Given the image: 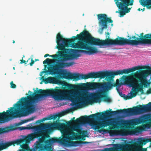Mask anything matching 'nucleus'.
I'll return each mask as SVG.
<instances>
[{
	"mask_svg": "<svg viewBox=\"0 0 151 151\" xmlns=\"http://www.w3.org/2000/svg\"><path fill=\"white\" fill-rule=\"evenodd\" d=\"M44 142L45 144V145H49L50 143L51 142L50 139L49 140H45Z\"/></svg>",
	"mask_w": 151,
	"mask_h": 151,
	"instance_id": "obj_35",
	"label": "nucleus"
},
{
	"mask_svg": "<svg viewBox=\"0 0 151 151\" xmlns=\"http://www.w3.org/2000/svg\"><path fill=\"white\" fill-rule=\"evenodd\" d=\"M65 114L66 112L65 111H63L59 113L58 114V118H59L60 117L64 116L65 115Z\"/></svg>",
	"mask_w": 151,
	"mask_h": 151,
	"instance_id": "obj_32",
	"label": "nucleus"
},
{
	"mask_svg": "<svg viewBox=\"0 0 151 151\" xmlns=\"http://www.w3.org/2000/svg\"><path fill=\"white\" fill-rule=\"evenodd\" d=\"M45 71H42V72H41L40 73V76H42V74L44 73H47V72H48V71H49V70H46V68H45Z\"/></svg>",
	"mask_w": 151,
	"mask_h": 151,
	"instance_id": "obj_34",
	"label": "nucleus"
},
{
	"mask_svg": "<svg viewBox=\"0 0 151 151\" xmlns=\"http://www.w3.org/2000/svg\"><path fill=\"white\" fill-rule=\"evenodd\" d=\"M19 129L20 130H22L24 129H27L28 128L27 127H19Z\"/></svg>",
	"mask_w": 151,
	"mask_h": 151,
	"instance_id": "obj_38",
	"label": "nucleus"
},
{
	"mask_svg": "<svg viewBox=\"0 0 151 151\" xmlns=\"http://www.w3.org/2000/svg\"><path fill=\"white\" fill-rule=\"evenodd\" d=\"M57 117L58 118V114H56L53 116H51L49 117H45L39 120L36 121V123H40L42 122H43L45 120H50L52 119H55Z\"/></svg>",
	"mask_w": 151,
	"mask_h": 151,
	"instance_id": "obj_18",
	"label": "nucleus"
},
{
	"mask_svg": "<svg viewBox=\"0 0 151 151\" xmlns=\"http://www.w3.org/2000/svg\"><path fill=\"white\" fill-rule=\"evenodd\" d=\"M122 10V11H120L119 12V17H123L126 14L124 10Z\"/></svg>",
	"mask_w": 151,
	"mask_h": 151,
	"instance_id": "obj_30",
	"label": "nucleus"
},
{
	"mask_svg": "<svg viewBox=\"0 0 151 151\" xmlns=\"http://www.w3.org/2000/svg\"><path fill=\"white\" fill-rule=\"evenodd\" d=\"M31 63H29V65L30 66H32L35 63V61L32 58L31 59Z\"/></svg>",
	"mask_w": 151,
	"mask_h": 151,
	"instance_id": "obj_39",
	"label": "nucleus"
},
{
	"mask_svg": "<svg viewBox=\"0 0 151 151\" xmlns=\"http://www.w3.org/2000/svg\"><path fill=\"white\" fill-rule=\"evenodd\" d=\"M149 142V139H144L141 141L142 143L144 145H145L148 142Z\"/></svg>",
	"mask_w": 151,
	"mask_h": 151,
	"instance_id": "obj_29",
	"label": "nucleus"
},
{
	"mask_svg": "<svg viewBox=\"0 0 151 151\" xmlns=\"http://www.w3.org/2000/svg\"><path fill=\"white\" fill-rule=\"evenodd\" d=\"M127 6H127V5H124V8H122L119 9L122 10H124L126 13H128L130 12L131 8H128Z\"/></svg>",
	"mask_w": 151,
	"mask_h": 151,
	"instance_id": "obj_23",
	"label": "nucleus"
},
{
	"mask_svg": "<svg viewBox=\"0 0 151 151\" xmlns=\"http://www.w3.org/2000/svg\"><path fill=\"white\" fill-rule=\"evenodd\" d=\"M122 79L124 81L125 84L132 88V91L131 96L132 97L136 96L139 91L141 92L142 94L144 93L143 83L140 84L137 80H131L127 76H123Z\"/></svg>",
	"mask_w": 151,
	"mask_h": 151,
	"instance_id": "obj_8",
	"label": "nucleus"
},
{
	"mask_svg": "<svg viewBox=\"0 0 151 151\" xmlns=\"http://www.w3.org/2000/svg\"><path fill=\"white\" fill-rule=\"evenodd\" d=\"M72 37L74 39H68V41H70L72 44V47L74 48L80 49L75 50L76 52H84L90 54L101 52L98 51L96 47L90 46L88 45L98 46H103L105 45H100L98 42L99 39L93 37L91 34L85 29L79 34H77L75 37Z\"/></svg>",
	"mask_w": 151,
	"mask_h": 151,
	"instance_id": "obj_5",
	"label": "nucleus"
},
{
	"mask_svg": "<svg viewBox=\"0 0 151 151\" xmlns=\"http://www.w3.org/2000/svg\"><path fill=\"white\" fill-rule=\"evenodd\" d=\"M72 122L70 120L67 122L66 124L64 123H61L59 122L54 123L52 126L56 129L60 130L63 134V138L61 139L62 141L66 140H73L77 135L74 132L66 129L67 126L72 124Z\"/></svg>",
	"mask_w": 151,
	"mask_h": 151,
	"instance_id": "obj_6",
	"label": "nucleus"
},
{
	"mask_svg": "<svg viewBox=\"0 0 151 151\" xmlns=\"http://www.w3.org/2000/svg\"><path fill=\"white\" fill-rule=\"evenodd\" d=\"M142 130V128L140 127H137L135 129L134 131L136 132H141Z\"/></svg>",
	"mask_w": 151,
	"mask_h": 151,
	"instance_id": "obj_27",
	"label": "nucleus"
},
{
	"mask_svg": "<svg viewBox=\"0 0 151 151\" xmlns=\"http://www.w3.org/2000/svg\"><path fill=\"white\" fill-rule=\"evenodd\" d=\"M51 59L49 58L46 59L43 62V64H48L51 61Z\"/></svg>",
	"mask_w": 151,
	"mask_h": 151,
	"instance_id": "obj_31",
	"label": "nucleus"
},
{
	"mask_svg": "<svg viewBox=\"0 0 151 151\" xmlns=\"http://www.w3.org/2000/svg\"><path fill=\"white\" fill-rule=\"evenodd\" d=\"M115 4L118 8H124V5H132L133 0H115Z\"/></svg>",
	"mask_w": 151,
	"mask_h": 151,
	"instance_id": "obj_13",
	"label": "nucleus"
},
{
	"mask_svg": "<svg viewBox=\"0 0 151 151\" xmlns=\"http://www.w3.org/2000/svg\"><path fill=\"white\" fill-rule=\"evenodd\" d=\"M146 93L147 94H149L151 93V88H150L146 92Z\"/></svg>",
	"mask_w": 151,
	"mask_h": 151,
	"instance_id": "obj_41",
	"label": "nucleus"
},
{
	"mask_svg": "<svg viewBox=\"0 0 151 151\" xmlns=\"http://www.w3.org/2000/svg\"><path fill=\"white\" fill-rule=\"evenodd\" d=\"M15 43V42L14 40H13V43Z\"/></svg>",
	"mask_w": 151,
	"mask_h": 151,
	"instance_id": "obj_53",
	"label": "nucleus"
},
{
	"mask_svg": "<svg viewBox=\"0 0 151 151\" xmlns=\"http://www.w3.org/2000/svg\"><path fill=\"white\" fill-rule=\"evenodd\" d=\"M116 13H117V12H118V11H116Z\"/></svg>",
	"mask_w": 151,
	"mask_h": 151,
	"instance_id": "obj_58",
	"label": "nucleus"
},
{
	"mask_svg": "<svg viewBox=\"0 0 151 151\" xmlns=\"http://www.w3.org/2000/svg\"><path fill=\"white\" fill-rule=\"evenodd\" d=\"M111 26H113V24H111Z\"/></svg>",
	"mask_w": 151,
	"mask_h": 151,
	"instance_id": "obj_54",
	"label": "nucleus"
},
{
	"mask_svg": "<svg viewBox=\"0 0 151 151\" xmlns=\"http://www.w3.org/2000/svg\"><path fill=\"white\" fill-rule=\"evenodd\" d=\"M145 9V8H143L142 9H141V10H142V12H143V11H144Z\"/></svg>",
	"mask_w": 151,
	"mask_h": 151,
	"instance_id": "obj_49",
	"label": "nucleus"
},
{
	"mask_svg": "<svg viewBox=\"0 0 151 151\" xmlns=\"http://www.w3.org/2000/svg\"><path fill=\"white\" fill-rule=\"evenodd\" d=\"M24 143V139L21 138L14 141L10 142H8L3 143L1 145V147L2 148V149H4L6 148L7 147L11 146L13 145H14L15 144H16L17 145H18L19 144Z\"/></svg>",
	"mask_w": 151,
	"mask_h": 151,
	"instance_id": "obj_14",
	"label": "nucleus"
},
{
	"mask_svg": "<svg viewBox=\"0 0 151 151\" xmlns=\"http://www.w3.org/2000/svg\"><path fill=\"white\" fill-rule=\"evenodd\" d=\"M139 37L132 36V38L134 46L139 45H151V33L144 35L143 33L140 34Z\"/></svg>",
	"mask_w": 151,
	"mask_h": 151,
	"instance_id": "obj_11",
	"label": "nucleus"
},
{
	"mask_svg": "<svg viewBox=\"0 0 151 151\" xmlns=\"http://www.w3.org/2000/svg\"><path fill=\"white\" fill-rule=\"evenodd\" d=\"M47 56L51 57L53 58L54 59H57V58H58V55L57 54L52 55H50L48 54H46L44 55V57L45 58H46Z\"/></svg>",
	"mask_w": 151,
	"mask_h": 151,
	"instance_id": "obj_25",
	"label": "nucleus"
},
{
	"mask_svg": "<svg viewBox=\"0 0 151 151\" xmlns=\"http://www.w3.org/2000/svg\"><path fill=\"white\" fill-rule=\"evenodd\" d=\"M146 70H142L140 71H137L135 73H132L131 75L127 76L130 78L131 80L134 81L137 80L139 83L143 84V86L146 87L147 82L146 80L144 79V78L147 77L148 75L151 74L149 69H146Z\"/></svg>",
	"mask_w": 151,
	"mask_h": 151,
	"instance_id": "obj_10",
	"label": "nucleus"
},
{
	"mask_svg": "<svg viewBox=\"0 0 151 151\" xmlns=\"http://www.w3.org/2000/svg\"><path fill=\"white\" fill-rule=\"evenodd\" d=\"M139 69V67H135L131 68L117 70L114 72L99 71L91 72L86 74L66 73H64L63 75L64 78L68 80H73L74 81H77L81 79H86L89 78H99L101 79L106 77L105 80L107 81V82H106V89L110 90L113 87L116 86L119 87L121 85V83H120L119 80L118 79L116 80L115 83H112L111 81L113 80L112 78H114L115 76L119 75H122L124 73L128 74Z\"/></svg>",
	"mask_w": 151,
	"mask_h": 151,
	"instance_id": "obj_2",
	"label": "nucleus"
},
{
	"mask_svg": "<svg viewBox=\"0 0 151 151\" xmlns=\"http://www.w3.org/2000/svg\"><path fill=\"white\" fill-rule=\"evenodd\" d=\"M119 95L122 97L123 96V95L124 94H122V92H119Z\"/></svg>",
	"mask_w": 151,
	"mask_h": 151,
	"instance_id": "obj_44",
	"label": "nucleus"
},
{
	"mask_svg": "<svg viewBox=\"0 0 151 151\" xmlns=\"http://www.w3.org/2000/svg\"><path fill=\"white\" fill-rule=\"evenodd\" d=\"M71 129L72 130H70L73 132V131H75L78 133H80L81 132V131L79 129V127L77 125L74 126L73 127H72Z\"/></svg>",
	"mask_w": 151,
	"mask_h": 151,
	"instance_id": "obj_22",
	"label": "nucleus"
},
{
	"mask_svg": "<svg viewBox=\"0 0 151 151\" xmlns=\"http://www.w3.org/2000/svg\"><path fill=\"white\" fill-rule=\"evenodd\" d=\"M123 114L127 116L132 115V108L124 109H120L115 111H110L107 110L105 111L104 113L97 112L95 114H91L89 116L86 115L81 116L77 118L76 120L75 117L72 118V120L73 122L80 123L81 122H88L93 127V128L95 130L98 129L99 132L102 131L104 132V129H99L101 128H104L109 125L108 123L105 121L97 122L96 119H100L104 117H108L119 114Z\"/></svg>",
	"mask_w": 151,
	"mask_h": 151,
	"instance_id": "obj_4",
	"label": "nucleus"
},
{
	"mask_svg": "<svg viewBox=\"0 0 151 151\" xmlns=\"http://www.w3.org/2000/svg\"><path fill=\"white\" fill-rule=\"evenodd\" d=\"M86 131H83L81 133V134L84 137H86V136H85V134L86 133Z\"/></svg>",
	"mask_w": 151,
	"mask_h": 151,
	"instance_id": "obj_42",
	"label": "nucleus"
},
{
	"mask_svg": "<svg viewBox=\"0 0 151 151\" xmlns=\"http://www.w3.org/2000/svg\"><path fill=\"white\" fill-rule=\"evenodd\" d=\"M116 89L117 90H119L117 88H116Z\"/></svg>",
	"mask_w": 151,
	"mask_h": 151,
	"instance_id": "obj_56",
	"label": "nucleus"
},
{
	"mask_svg": "<svg viewBox=\"0 0 151 151\" xmlns=\"http://www.w3.org/2000/svg\"><path fill=\"white\" fill-rule=\"evenodd\" d=\"M88 86L89 88L92 89L101 88L106 89V82L103 83L96 82L91 83L88 84Z\"/></svg>",
	"mask_w": 151,
	"mask_h": 151,
	"instance_id": "obj_15",
	"label": "nucleus"
},
{
	"mask_svg": "<svg viewBox=\"0 0 151 151\" xmlns=\"http://www.w3.org/2000/svg\"><path fill=\"white\" fill-rule=\"evenodd\" d=\"M128 124L127 121L121 119L115 122V124L114 125L111 124L110 125L114 126L117 129H123L126 127Z\"/></svg>",
	"mask_w": 151,
	"mask_h": 151,
	"instance_id": "obj_16",
	"label": "nucleus"
},
{
	"mask_svg": "<svg viewBox=\"0 0 151 151\" xmlns=\"http://www.w3.org/2000/svg\"><path fill=\"white\" fill-rule=\"evenodd\" d=\"M43 132L42 130L37 131L30 134L27 136L23 138L24 143L25 142L26 143H28L30 141L32 140L35 138L41 137V138L39 139V141L36 142V143L35 144L34 147L33 148H32L30 150V151H35L36 148H38L37 145L39 143L41 144H43V143L45 142V139L49 137L48 134H43Z\"/></svg>",
	"mask_w": 151,
	"mask_h": 151,
	"instance_id": "obj_9",
	"label": "nucleus"
},
{
	"mask_svg": "<svg viewBox=\"0 0 151 151\" xmlns=\"http://www.w3.org/2000/svg\"><path fill=\"white\" fill-rule=\"evenodd\" d=\"M113 150V148H106L103 151H112Z\"/></svg>",
	"mask_w": 151,
	"mask_h": 151,
	"instance_id": "obj_36",
	"label": "nucleus"
},
{
	"mask_svg": "<svg viewBox=\"0 0 151 151\" xmlns=\"http://www.w3.org/2000/svg\"><path fill=\"white\" fill-rule=\"evenodd\" d=\"M51 142L54 143L55 142H59V139L57 138H52L50 139Z\"/></svg>",
	"mask_w": 151,
	"mask_h": 151,
	"instance_id": "obj_26",
	"label": "nucleus"
},
{
	"mask_svg": "<svg viewBox=\"0 0 151 151\" xmlns=\"http://www.w3.org/2000/svg\"><path fill=\"white\" fill-rule=\"evenodd\" d=\"M34 118L35 117H34L30 118H29V121H31V120H33L34 119Z\"/></svg>",
	"mask_w": 151,
	"mask_h": 151,
	"instance_id": "obj_46",
	"label": "nucleus"
},
{
	"mask_svg": "<svg viewBox=\"0 0 151 151\" xmlns=\"http://www.w3.org/2000/svg\"><path fill=\"white\" fill-rule=\"evenodd\" d=\"M114 145L115 146H116V147L117 148H119V144Z\"/></svg>",
	"mask_w": 151,
	"mask_h": 151,
	"instance_id": "obj_45",
	"label": "nucleus"
},
{
	"mask_svg": "<svg viewBox=\"0 0 151 151\" xmlns=\"http://www.w3.org/2000/svg\"><path fill=\"white\" fill-rule=\"evenodd\" d=\"M39 60L38 59H35V61H39Z\"/></svg>",
	"mask_w": 151,
	"mask_h": 151,
	"instance_id": "obj_51",
	"label": "nucleus"
},
{
	"mask_svg": "<svg viewBox=\"0 0 151 151\" xmlns=\"http://www.w3.org/2000/svg\"><path fill=\"white\" fill-rule=\"evenodd\" d=\"M148 121L149 123L151 124V118L149 119L148 120Z\"/></svg>",
	"mask_w": 151,
	"mask_h": 151,
	"instance_id": "obj_48",
	"label": "nucleus"
},
{
	"mask_svg": "<svg viewBox=\"0 0 151 151\" xmlns=\"http://www.w3.org/2000/svg\"><path fill=\"white\" fill-rule=\"evenodd\" d=\"M11 85L10 87L12 88H15L16 87V86L15 84L13 83V81H12L10 83Z\"/></svg>",
	"mask_w": 151,
	"mask_h": 151,
	"instance_id": "obj_33",
	"label": "nucleus"
},
{
	"mask_svg": "<svg viewBox=\"0 0 151 151\" xmlns=\"http://www.w3.org/2000/svg\"><path fill=\"white\" fill-rule=\"evenodd\" d=\"M98 19L99 20V24L101 27L99 31L100 34L103 33L104 29H107L108 28V23H112L113 21L110 18L108 17L105 14H99L97 15Z\"/></svg>",
	"mask_w": 151,
	"mask_h": 151,
	"instance_id": "obj_12",
	"label": "nucleus"
},
{
	"mask_svg": "<svg viewBox=\"0 0 151 151\" xmlns=\"http://www.w3.org/2000/svg\"><path fill=\"white\" fill-rule=\"evenodd\" d=\"M74 85L67 83H64L62 87H56L54 89H48V96H51L55 100H62L66 98L71 101L73 105L79 102L86 106L92 102H100L101 99L107 102H111V98L106 95H103L104 92L93 93L91 95L73 90Z\"/></svg>",
	"mask_w": 151,
	"mask_h": 151,
	"instance_id": "obj_1",
	"label": "nucleus"
},
{
	"mask_svg": "<svg viewBox=\"0 0 151 151\" xmlns=\"http://www.w3.org/2000/svg\"><path fill=\"white\" fill-rule=\"evenodd\" d=\"M72 143H74V142H72Z\"/></svg>",
	"mask_w": 151,
	"mask_h": 151,
	"instance_id": "obj_59",
	"label": "nucleus"
},
{
	"mask_svg": "<svg viewBox=\"0 0 151 151\" xmlns=\"http://www.w3.org/2000/svg\"><path fill=\"white\" fill-rule=\"evenodd\" d=\"M140 123V119H136L131 120L130 121V124L132 125L135 126L138 125Z\"/></svg>",
	"mask_w": 151,
	"mask_h": 151,
	"instance_id": "obj_21",
	"label": "nucleus"
},
{
	"mask_svg": "<svg viewBox=\"0 0 151 151\" xmlns=\"http://www.w3.org/2000/svg\"><path fill=\"white\" fill-rule=\"evenodd\" d=\"M139 150H140V151H146V149L144 148H139Z\"/></svg>",
	"mask_w": 151,
	"mask_h": 151,
	"instance_id": "obj_43",
	"label": "nucleus"
},
{
	"mask_svg": "<svg viewBox=\"0 0 151 151\" xmlns=\"http://www.w3.org/2000/svg\"><path fill=\"white\" fill-rule=\"evenodd\" d=\"M36 89H38V88H37Z\"/></svg>",
	"mask_w": 151,
	"mask_h": 151,
	"instance_id": "obj_61",
	"label": "nucleus"
},
{
	"mask_svg": "<svg viewBox=\"0 0 151 151\" xmlns=\"http://www.w3.org/2000/svg\"><path fill=\"white\" fill-rule=\"evenodd\" d=\"M122 97L123 98L126 100L128 99H131L132 98V97L131 96H126L124 94L123 95V96H122Z\"/></svg>",
	"mask_w": 151,
	"mask_h": 151,
	"instance_id": "obj_28",
	"label": "nucleus"
},
{
	"mask_svg": "<svg viewBox=\"0 0 151 151\" xmlns=\"http://www.w3.org/2000/svg\"><path fill=\"white\" fill-rule=\"evenodd\" d=\"M43 81L45 84L48 83L58 84V80L55 78L49 77L46 78Z\"/></svg>",
	"mask_w": 151,
	"mask_h": 151,
	"instance_id": "obj_17",
	"label": "nucleus"
},
{
	"mask_svg": "<svg viewBox=\"0 0 151 151\" xmlns=\"http://www.w3.org/2000/svg\"><path fill=\"white\" fill-rule=\"evenodd\" d=\"M28 93H32V92H31V91H28Z\"/></svg>",
	"mask_w": 151,
	"mask_h": 151,
	"instance_id": "obj_52",
	"label": "nucleus"
},
{
	"mask_svg": "<svg viewBox=\"0 0 151 151\" xmlns=\"http://www.w3.org/2000/svg\"><path fill=\"white\" fill-rule=\"evenodd\" d=\"M106 34H107V35H109V32H107V33L106 32ZM109 38V36H108V37L107 38Z\"/></svg>",
	"mask_w": 151,
	"mask_h": 151,
	"instance_id": "obj_47",
	"label": "nucleus"
},
{
	"mask_svg": "<svg viewBox=\"0 0 151 151\" xmlns=\"http://www.w3.org/2000/svg\"><path fill=\"white\" fill-rule=\"evenodd\" d=\"M29 121V119L28 120H23L22 122H20V123L19 124H22L26 123Z\"/></svg>",
	"mask_w": 151,
	"mask_h": 151,
	"instance_id": "obj_40",
	"label": "nucleus"
},
{
	"mask_svg": "<svg viewBox=\"0 0 151 151\" xmlns=\"http://www.w3.org/2000/svg\"><path fill=\"white\" fill-rule=\"evenodd\" d=\"M110 110H111V109H110Z\"/></svg>",
	"mask_w": 151,
	"mask_h": 151,
	"instance_id": "obj_60",
	"label": "nucleus"
},
{
	"mask_svg": "<svg viewBox=\"0 0 151 151\" xmlns=\"http://www.w3.org/2000/svg\"><path fill=\"white\" fill-rule=\"evenodd\" d=\"M141 9H140V8H139L137 10L139 11H140L141 10Z\"/></svg>",
	"mask_w": 151,
	"mask_h": 151,
	"instance_id": "obj_50",
	"label": "nucleus"
},
{
	"mask_svg": "<svg viewBox=\"0 0 151 151\" xmlns=\"http://www.w3.org/2000/svg\"><path fill=\"white\" fill-rule=\"evenodd\" d=\"M50 126L49 124H47L46 125H42L38 127L39 129H43L48 128H50Z\"/></svg>",
	"mask_w": 151,
	"mask_h": 151,
	"instance_id": "obj_24",
	"label": "nucleus"
},
{
	"mask_svg": "<svg viewBox=\"0 0 151 151\" xmlns=\"http://www.w3.org/2000/svg\"><path fill=\"white\" fill-rule=\"evenodd\" d=\"M42 82H41L40 83V84H42Z\"/></svg>",
	"mask_w": 151,
	"mask_h": 151,
	"instance_id": "obj_55",
	"label": "nucleus"
},
{
	"mask_svg": "<svg viewBox=\"0 0 151 151\" xmlns=\"http://www.w3.org/2000/svg\"><path fill=\"white\" fill-rule=\"evenodd\" d=\"M13 127H9L4 128H0V134L8 132L14 130Z\"/></svg>",
	"mask_w": 151,
	"mask_h": 151,
	"instance_id": "obj_19",
	"label": "nucleus"
},
{
	"mask_svg": "<svg viewBox=\"0 0 151 151\" xmlns=\"http://www.w3.org/2000/svg\"><path fill=\"white\" fill-rule=\"evenodd\" d=\"M13 68L14 69V70L15 69V68L14 67Z\"/></svg>",
	"mask_w": 151,
	"mask_h": 151,
	"instance_id": "obj_57",
	"label": "nucleus"
},
{
	"mask_svg": "<svg viewBox=\"0 0 151 151\" xmlns=\"http://www.w3.org/2000/svg\"><path fill=\"white\" fill-rule=\"evenodd\" d=\"M56 42L57 44L56 48L59 50L57 52L58 55V57L56 59H58V62L54 65L48 68L50 74L56 73L60 70V69L70 67L76 64L74 62H64L69 60L72 57L71 54L73 50L65 48L66 47H71V41L70 40L68 41V39L63 38L59 33L57 35Z\"/></svg>",
	"mask_w": 151,
	"mask_h": 151,
	"instance_id": "obj_3",
	"label": "nucleus"
},
{
	"mask_svg": "<svg viewBox=\"0 0 151 151\" xmlns=\"http://www.w3.org/2000/svg\"><path fill=\"white\" fill-rule=\"evenodd\" d=\"M129 39L124 37H122L118 36L114 40L110 38H107L105 40H98V42L100 45H129L132 46H134L132 40H131L132 37L128 36Z\"/></svg>",
	"mask_w": 151,
	"mask_h": 151,
	"instance_id": "obj_7",
	"label": "nucleus"
},
{
	"mask_svg": "<svg viewBox=\"0 0 151 151\" xmlns=\"http://www.w3.org/2000/svg\"><path fill=\"white\" fill-rule=\"evenodd\" d=\"M147 2H142L141 4L144 7L146 6L148 9L150 8L151 7V0H147Z\"/></svg>",
	"mask_w": 151,
	"mask_h": 151,
	"instance_id": "obj_20",
	"label": "nucleus"
},
{
	"mask_svg": "<svg viewBox=\"0 0 151 151\" xmlns=\"http://www.w3.org/2000/svg\"><path fill=\"white\" fill-rule=\"evenodd\" d=\"M27 61L26 62V61L23 60L22 59L20 60V63L21 64H22L24 63L25 64H27Z\"/></svg>",
	"mask_w": 151,
	"mask_h": 151,
	"instance_id": "obj_37",
	"label": "nucleus"
}]
</instances>
